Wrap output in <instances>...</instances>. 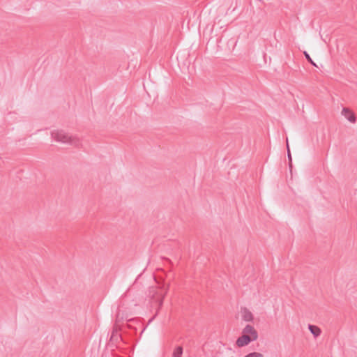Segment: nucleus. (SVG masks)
<instances>
[{
  "instance_id": "nucleus-11",
  "label": "nucleus",
  "mask_w": 357,
  "mask_h": 357,
  "mask_svg": "<svg viewBox=\"0 0 357 357\" xmlns=\"http://www.w3.org/2000/svg\"><path fill=\"white\" fill-rule=\"evenodd\" d=\"M244 357H264V356L261 353L252 352L245 356Z\"/></svg>"
},
{
  "instance_id": "nucleus-1",
  "label": "nucleus",
  "mask_w": 357,
  "mask_h": 357,
  "mask_svg": "<svg viewBox=\"0 0 357 357\" xmlns=\"http://www.w3.org/2000/svg\"><path fill=\"white\" fill-rule=\"evenodd\" d=\"M51 136L56 142L68 144L75 146H79L80 141L79 138L75 136L69 135L63 130H53L51 132Z\"/></svg>"
},
{
  "instance_id": "nucleus-5",
  "label": "nucleus",
  "mask_w": 357,
  "mask_h": 357,
  "mask_svg": "<svg viewBox=\"0 0 357 357\" xmlns=\"http://www.w3.org/2000/svg\"><path fill=\"white\" fill-rule=\"evenodd\" d=\"M342 115L351 123H354L356 121L355 114L349 108L344 107L342 110Z\"/></svg>"
},
{
  "instance_id": "nucleus-6",
  "label": "nucleus",
  "mask_w": 357,
  "mask_h": 357,
  "mask_svg": "<svg viewBox=\"0 0 357 357\" xmlns=\"http://www.w3.org/2000/svg\"><path fill=\"white\" fill-rule=\"evenodd\" d=\"M242 319L245 321H252L253 320V315L252 312L247 308L241 310Z\"/></svg>"
},
{
  "instance_id": "nucleus-12",
  "label": "nucleus",
  "mask_w": 357,
  "mask_h": 357,
  "mask_svg": "<svg viewBox=\"0 0 357 357\" xmlns=\"http://www.w3.org/2000/svg\"><path fill=\"white\" fill-rule=\"evenodd\" d=\"M259 1L263 2L264 0H258Z\"/></svg>"
},
{
  "instance_id": "nucleus-9",
  "label": "nucleus",
  "mask_w": 357,
  "mask_h": 357,
  "mask_svg": "<svg viewBox=\"0 0 357 357\" xmlns=\"http://www.w3.org/2000/svg\"><path fill=\"white\" fill-rule=\"evenodd\" d=\"M303 54L307 61H309L312 66H317L316 63L312 61L310 54L307 52L305 51Z\"/></svg>"
},
{
  "instance_id": "nucleus-10",
  "label": "nucleus",
  "mask_w": 357,
  "mask_h": 357,
  "mask_svg": "<svg viewBox=\"0 0 357 357\" xmlns=\"http://www.w3.org/2000/svg\"><path fill=\"white\" fill-rule=\"evenodd\" d=\"M286 141H287V149L288 159H289V166L291 167L292 158H291V153H290V150H289V142H288L287 138Z\"/></svg>"
},
{
  "instance_id": "nucleus-2",
  "label": "nucleus",
  "mask_w": 357,
  "mask_h": 357,
  "mask_svg": "<svg viewBox=\"0 0 357 357\" xmlns=\"http://www.w3.org/2000/svg\"><path fill=\"white\" fill-rule=\"evenodd\" d=\"M153 291L154 294L152 295V299L154 302L158 303V307L160 308L162 305L164 297L167 292V288L160 290H156L153 288Z\"/></svg>"
},
{
  "instance_id": "nucleus-4",
  "label": "nucleus",
  "mask_w": 357,
  "mask_h": 357,
  "mask_svg": "<svg viewBox=\"0 0 357 357\" xmlns=\"http://www.w3.org/2000/svg\"><path fill=\"white\" fill-rule=\"evenodd\" d=\"M252 341H255V340H252V337H250V335L243 334L241 337H239L237 339L236 344L238 347H242L248 345Z\"/></svg>"
},
{
  "instance_id": "nucleus-8",
  "label": "nucleus",
  "mask_w": 357,
  "mask_h": 357,
  "mask_svg": "<svg viewBox=\"0 0 357 357\" xmlns=\"http://www.w3.org/2000/svg\"><path fill=\"white\" fill-rule=\"evenodd\" d=\"M183 354V348L181 346L177 347L174 352H173V357H182Z\"/></svg>"
},
{
  "instance_id": "nucleus-3",
  "label": "nucleus",
  "mask_w": 357,
  "mask_h": 357,
  "mask_svg": "<svg viewBox=\"0 0 357 357\" xmlns=\"http://www.w3.org/2000/svg\"><path fill=\"white\" fill-rule=\"evenodd\" d=\"M243 335H250L252 340H257L258 338L257 331L255 329V328L251 325H246L245 327L243 330Z\"/></svg>"
},
{
  "instance_id": "nucleus-7",
  "label": "nucleus",
  "mask_w": 357,
  "mask_h": 357,
  "mask_svg": "<svg viewBox=\"0 0 357 357\" xmlns=\"http://www.w3.org/2000/svg\"><path fill=\"white\" fill-rule=\"evenodd\" d=\"M308 329L310 331V333L313 335L314 338L319 337L321 333V328L314 325L308 324Z\"/></svg>"
}]
</instances>
